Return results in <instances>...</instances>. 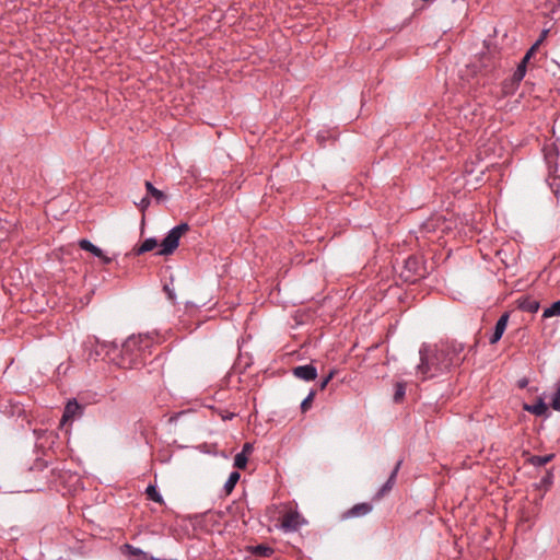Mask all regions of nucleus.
Returning <instances> with one entry per match:
<instances>
[{"instance_id": "nucleus-18", "label": "nucleus", "mask_w": 560, "mask_h": 560, "mask_svg": "<svg viewBox=\"0 0 560 560\" xmlns=\"http://www.w3.org/2000/svg\"><path fill=\"white\" fill-rule=\"evenodd\" d=\"M253 552L260 557H269L273 552V550L271 547L267 545H257L253 547Z\"/></svg>"}, {"instance_id": "nucleus-24", "label": "nucleus", "mask_w": 560, "mask_h": 560, "mask_svg": "<svg viewBox=\"0 0 560 560\" xmlns=\"http://www.w3.org/2000/svg\"><path fill=\"white\" fill-rule=\"evenodd\" d=\"M314 398L315 392L312 390L301 404V410L303 413H305L312 407Z\"/></svg>"}, {"instance_id": "nucleus-29", "label": "nucleus", "mask_w": 560, "mask_h": 560, "mask_svg": "<svg viewBox=\"0 0 560 560\" xmlns=\"http://www.w3.org/2000/svg\"><path fill=\"white\" fill-rule=\"evenodd\" d=\"M332 376H334V373H332V372H330V373H329V374H328V375L323 380V382L320 383V389H324V388L327 386V384L330 382V380L332 378Z\"/></svg>"}, {"instance_id": "nucleus-7", "label": "nucleus", "mask_w": 560, "mask_h": 560, "mask_svg": "<svg viewBox=\"0 0 560 560\" xmlns=\"http://www.w3.org/2000/svg\"><path fill=\"white\" fill-rule=\"evenodd\" d=\"M373 506L370 503L363 502L353 505L350 510L345 512L343 518L360 517L369 514Z\"/></svg>"}, {"instance_id": "nucleus-6", "label": "nucleus", "mask_w": 560, "mask_h": 560, "mask_svg": "<svg viewBox=\"0 0 560 560\" xmlns=\"http://www.w3.org/2000/svg\"><path fill=\"white\" fill-rule=\"evenodd\" d=\"M292 373L296 378L306 382L314 381L317 377V370L312 364L295 366L293 368Z\"/></svg>"}, {"instance_id": "nucleus-12", "label": "nucleus", "mask_w": 560, "mask_h": 560, "mask_svg": "<svg viewBox=\"0 0 560 560\" xmlns=\"http://www.w3.org/2000/svg\"><path fill=\"white\" fill-rule=\"evenodd\" d=\"M520 307L523 311H526V312H529V313H535L539 308V303L537 301H535V300L529 299V298H525L522 301H520Z\"/></svg>"}, {"instance_id": "nucleus-5", "label": "nucleus", "mask_w": 560, "mask_h": 560, "mask_svg": "<svg viewBox=\"0 0 560 560\" xmlns=\"http://www.w3.org/2000/svg\"><path fill=\"white\" fill-rule=\"evenodd\" d=\"M303 523L296 511H289L282 516L281 526L284 530H296Z\"/></svg>"}, {"instance_id": "nucleus-3", "label": "nucleus", "mask_w": 560, "mask_h": 560, "mask_svg": "<svg viewBox=\"0 0 560 560\" xmlns=\"http://www.w3.org/2000/svg\"><path fill=\"white\" fill-rule=\"evenodd\" d=\"M189 225L187 223H180L173 228L161 243V248L156 253L160 256H168L175 252L178 247L179 240L189 231Z\"/></svg>"}, {"instance_id": "nucleus-19", "label": "nucleus", "mask_w": 560, "mask_h": 560, "mask_svg": "<svg viewBox=\"0 0 560 560\" xmlns=\"http://www.w3.org/2000/svg\"><path fill=\"white\" fill-rule=\"evenodd\" d=\"M560 315V301L555 302L550 307L544 311L545 318Z\"/></svg>"}, {"instance_id": "nucleus-31", "label": "nucleus", "mask_w": 560, "mask_h": 560, "mask_svg": "<svg viewBox=\"0 0 560 560\" xmlns=\"http://www.w3.org/2000/svg\"><path fill=\"white\" fill-rule=\"evenodd\" d=\"M150 205V200L149 198L144 197L141 199L140 203H139V207L141 210H144L148 208V206Z\"/></svg>"}, {"instance_id": "nucleus-16", "label": "nucleus", "mask_w": 560, "mask_h": 560, "mask_svg": "<svg viewBox=\"0 0 560 560\" xmlns=\"http://www.w3.org/2000/svg\"><path fill=\"white\" fill-rule=\"evenodd\" d=\"M399 466H400V462L397 463V465H396L395 469L393 470L392 475L389 476L388 480L381 489L380 495H383L384 493H386L387 491H389L393 488Z\"/></svg>"}, {"instance_id": "nucleus-33", "label": "nucleus", "mask_w": 560, "mask_h": 560, "mask_svg": "<svg viewBox=\"0 0 560 560\" xmlns=\"http://www.w3.org/2000/svg\"><path fill=\"white\" fill-rule=\"evenodd\" d=\"M104 264H109L112 261V258L107 257L103 254V257H100Z\"/></svg>"}, {"instance_id": "nucleus-26", "label": "nucleus", "mask_w": 560, "mask_h": 560, "mask_svg": "<svg viewBox=\"0 0 560 560\" xmlns=\"http://www.w3.org/2000/svg\"><path fill=\"white\" fill-rule=\"evenodd\" d=\"M541 42V39H539L527 52L526 55L524 56L523 58V62L527 63L529 61V59L532 58L533 54L535 52V50L537 49L539 43Z\"/></svg>"}, {"instance_id": "nucleus-23", "label": "nucleus", "mask_w": 560, "mask_h": 560, "mask_svg": "<svg viewBox=\"0 0 560 560\" xmlns=\"http://www.w3.org/2000/svg\"><path fill=\"white\" fill-rule=\"evenodd\" d=\"M405 393H406V386L405 384L402 383H397L396 384V389H395V394H394V401L395 402H399L402 400L404 396H405Z\"/></svg>"}, {"instance_id": "nucleus-2", "label": "nucleus", "mask_w": 560, "mask_h": 560, "mask_svg": "<svg viewBox=\"0 0 560 560\" xmlns=\"http://www.w3.org/2000/svg\"><path fill=\"white\" fill-rule=\"evenodd\" d=\"M151 338L148 336L129 337L121 347L118 365L122 369H133L144 362L150 353Z\"/></svg>"}, {"instance_id": "nucleus-27", "label": "nucleus", "mask_w": 560, "mask_h": 560, "mask_svg": "<svg viewBox=\"0 0 560 560\" xmlns=\"http://www.w3.org/2000/svg\"><path fill=\"white\" fill-rule=\"evenodd\" d=\"M489 61H490V57L488 55L481 56V58H480V62H481L480 70L483 68L485 71H488L487 68L489 67Z\"/></svg>"}, {"instance_id": "nucleus-21", "label": "nucleus", "mask_w": 560, "mask_h": 560, "mask_svg": "<svg viewBox=\"0 0 560 560\" xmlns=\"http://www.w3.org/2000/svg\"><path fill=\"white\" fill-rule=\"evenodd\" d=\"M525 73H526V63L522 61L513 74V81L521 82L523 80V78L525 77Z\"/></svg>"}, {"instance_id": "nucleus-13", "label": "nucleus", "mask_w": 560, "mask_h": 560, "mask_svg": "<svg viewBox=\"0 0 560 560\" xmlns=\"http://www.w3.org/2000/svg\"><path fill=\"white\" fill-rule=\"evenodd\" d=\"M145 188L148 194H150L158 202L164 201L166 199L165 194L156 189L150 182H145Z\"/></svg>"}, {"instance_id": "nucleus-32", "label": "nucleus", "mask_w": 560, "mask_h": 560, "mask_svg": "<svg viewBox=\"0 0 560 560\" xmlns=\"http://www.w3.org/2000/svg\"><path fill=\"white\" fill-rule=\"evenodd\" d=\"M527 384H528V380L527 378H522V380L518 381V387L520 388L526 387Z\"/></svg>"}, {"instance_id": "nucleus-20", "label": "nucleus", "mask_w": 560, "mask_h": 560, "mask_svg": "<svg viewBox=\"0 0 560 560\" xmlns=\"http://www.w3.org/2000/svg\"><path fill=\"white\" fill-rule=\"evenodd\" d=\"M147 494L149 497L150 500L156 502V503H160L162 504L163 503V498L161 497V494L156 491L155 487L154 486H149L147 488Z\"/></svg>"}, {"instance_id": "nucleus-25", "label": "nucleus", "mask_w": 560, "mask_h": 560, "mask_svg": "<svg viewBox=\"0 0 560 560\" xmlns=\"http://www.w3.org/2000/svg\"><path fill=\"white\" fill-rule=\"evenodd\" d=\"M551 406L555 410L560 411V381L557 384V390L552 397Z\"/></svg>"}, {"instance_id": "nucleus-1", "label": "nucleus", "mask_w": 560, "mask_h": 560, "mask_svg": "<svg viewBox=\"0 0 560 560\" xmlns=\"http://www.w3.org/2000/svg\"><path fill=\"white\" fill-rule=\"evenodd\" d=\"M464 346L459 342H446L440 346H424L420 349V363L417 373L422 380L431 378L458 366L465 359Z\"/></svg>"}, {"instance_id": "nucleus-28", "label": "nucleus", "mask_w": 560, "mask_h": 560, "mask_svg": "<svg viewBox=\"0 0 560 560\" xmlns=\"http://www.w3.org/2000/svg\"><path fill=\"white\" fill-rule=\"evenodd\" d=\"M551 483H552V475H551V472H548L547 476L545 478H542L541 485L548 489L551 486Z\"/></svg>"}, {"instance_id": "nucleus-4", "label": "nucleus", "mask_w": 560, "mask_h": 560, "mask_svg": "<svg viewBox=\"0 0 560 560\" xmlns=\"http://www.w3.org/2000/svg\"><path fill=\"white\" fill-rule=\"evenodd\" d=\"M83 412V407L77 402V400H69L65 407V411L61 418V424L71 422L74 418L80 417Z\"/></svg>"}, {"instance_id": "nucleus-11", "label": "nucleus", "mask_w": 560, "mask_h": 560, "mask_svg": "<svg viewBox=\"0 0 560 560\" xmlns=\"http://www.w3.org/2000/svg\"><path fill=\"white\" fill-rule=\"evenodd\" d=\"M79 246L81 249L92 253L96 257H103V250L92 244L89 240H81L79 242Z\"/></svg>"}, {"instance_id": "nucleus-15", "label": "nucleus", "mask_w": 560, "mask_h": 560, "mask_svg": "<svg viewBox=\"0 0 560 560\" xmlns=\"http://www.w3.org/2000/svg\"><path fill=\"white\" fill-rule=\"evenodd\" d=\"M399 466H400V462L397 463V465H396L395 469L393 470L392 475L389 476L388 480L381 489L380 495H383L384 493H386L387 491H389L393 488Z\"/></svg>"}, {"instance_id": "nucleus-22", "label": "nucleus", "mask_w": 560, "mask_h": 560, "mask_svg": "<svg viewBox=\"0 0 560 560\" xmlns=\"http://www.w3.org/2000/svg\"><path fill=\"white\" fill-rule=\"evenodd\" d=\"M247 465V455L238 453L234 457V466L238 469H245Z\"/></svg>"}, {"instance_id": "nucleus-14", "label": "nucleus", "mask_w": 560, "mask_h": 560, "mask_svg": "<svg viewBox=\"0 0 560 560\" xmlns=\"http://www.w3.org/2000/svg\"><path fill=\"white\" fill-rule=\"evenodd\" d=\"M238 480L240 474L237 471H233L224 485V490L226 494H230L233 491Z\"/></svg>"}, {"instance_id": "nucleus-8", "label": "nucleus", "mask_w": 560, "mask_h": 560, "mask_svg": "<svg viewBox=\"0 0 560 560\" xmlns=\"http://www.w3.org/2000/svg\"><path fill=\"white\" fill-rule=\"evenodd\" d=\"M508 322H509V314L508 313L502 314L500 316V318L498 319V322L495 324L494 331H493V334H492V336L490 338V343L491 345L497 343L501 339L503 332L506 329Z\"/></svg>"}, {"instance_id": "nucleus-10", "label": "nucleus", "mask_w": 560, "mask_h": 560, "mask_svg": "<svg viewBox=\"0 0 560 560\" xmlns=\"http://www.w3.org/2000/svg\"><path fill=\"white\" fill-rule=\"evenodd\" d=\"M158 246V241L153 237L147 238L139 247L133 249L136 255H142L153 250Z\"/></svg>"}, {"instance_id": "nucleus-30", "label": "nucleus", "mask_w": 560, "mask_h": 560, "mask_svg": "<svg viewBox=\"0 0 560 560\" xmlns=\"http://www.w3.org/2000/svg\"><path fill=\"white\" fill-rule=\"evenodd\" d=\"M254 447L250 443H245L241 453L248 455L253 452Z\"/></svg>"}, {"instance_id": "nucleus-9", "label": "nucleus", "mask_w": 560, "mask_h": 560, "mask_svg": "<svg viewBox=\"0 0 560 560\" xmlns=\"http://www.w3.org/2000/svg\"><path fill=\"white\" fill-rule=\"evenodd\" d=\"M523 409L535 416H544L548 410L547 405L541 398L535 405L524 404Z\"/></svg>"}, {"instance_id": "nucleus-17", "label": "nucleus", "mask_w": 560, "mask_h": 560, "mask_svg": "<svg viewBox=\"0 0 560 560\" xmlns=\"http://www.w3.org/2000/svg\"><path fill=\"white\" fill-rule=\"evenodd\" d=\"M553 457H555V454H548L545 456L535 455V456L530 457L529 462L534 466H544V465L548 464L549 462H551Z\"/></svg>"}]
</instances>
